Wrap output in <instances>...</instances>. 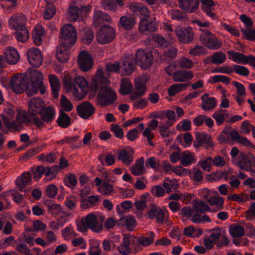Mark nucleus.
<instances>
[{"mask_svg":"<svg viewBox=\"0 0 255 255\" xmlns=\"http://www.w3.org/2000/svg\"><path fill=\"white\" fill-rule=\"evenodd\" d=\"M108 80L104 76L102 69L97 70L94 78L91 81V90L93 92H100L98 94L97 99L102 107H105L113 104L117 99L116 92L108 86Z\"/></svg>","mask_w":255,"mask_h":255,"instance_id":"1","label":"nucleus"},{"mask_svg":"<svg viewBox=\"0 0 255 255\" xmlns=\"http://www.w3.org/2000/svg\"><path fill=\"white\" fill-rule=\"evenodd\" d=\"M65 89L67 92L71 91L73 96L81 100L88 92V84L83 76L72 77L68 74H64L62 78Z\"/></svg>","mask_w":255,"mask_h":255,"instance_id":"2","label":"nucleus"},{"mask_svg":"<svg viewBox=\"0 0 255 255\" xmlns=\"http://www.w3.org/2000/svg\"><path fill=\"white\" fill-rule=\"evenodd\" d=\"M60 39V45L65 47H71L75 44L77 39V32L71 24H67L61 27Z\"/></svg>","mask_w":255,"mask_h":255,"instance_id":"3","label":"nucleus"},{"mask_svg":"<svg viewBox=\"0 0 255 255\" xmlns=\"http://www.w3.org/2000/svg\"><path fill=\"white\" fill-rule=\"evenodd\" d=\"M43 76L38 71H34L31 74V85L27 92L28 96H31L40 92L43 95L45 92V86L43 82Z\"/></svg>","mask_w":255,"mask_h":255,"instance_id":"4","label":"nucleus"},{"mask_svg":"<svg viewBox=\"0 0 255 255\" xmlns=\"http://www.w3.org/2000/svg\"><path fill=\"white\" fill-rule=\"evenodd\" d=\"M200 40L201 43L210 49L217 50L222 45V41L208 30L201 29Z\"/></svg>","mask_w":255,"mask_h":255,"instance_id":"5","label":"nucleus"},{"mask_svg":"<svg viewBox=\"0 0 255 255\" xmlns=\"http://www.w3.org/2000/svg\"><path fill=\"white\" fill-rule=\"evenodd\" d=\"M240 160L239 161V167L243 170L250 172L251 175L255 176V157L251 153H241Z\"/></svg>","mask_w":255,"mask_h":255,"instance_id":"6","label":"nucleus"},{"mask_svg":"<svg viewBox=\"0 0 255 255\" xmlns=\"http://www.w3.org/2000/svg\"><path fill=\"white\" fill-rule=\"evenodd\" d=\"M114 28L109 25H103L97 35V40L100 44H105L112 41L115 38Z\"/></svg>","mask_w":255,"mask_h":255,"instance_id":"7","label":"nucleus"},{"mask_svg":"<svg viewBox=\"0 0 255 255\" xmlns=\"http://www.w3.org/2000/svg\"><path fill=\"white\" fill-rule=\"evenodd\" d=\"M153 57L150 52L139 49L135 54L134 62L142 68L146 69L152 65Z\"/></svg>","mask_w":255,"mask_h":255,"instance_id":"8","label":"nucleus"},{"mask_svg":"<svg viewBox=\"0 0 255 255\" xmlns=\"http://www.w3.org/2000/svg\"><path fill=\"white\" fill-rule=\"evenodd\" d=\"M83 230L90 229L95 232H100L103 229V224L98 221L97 216L93 213L87 215L85 219L82 221Z\"/></svg>","mask_w":255,"mask_h":255,"instance_id":"9","label":"nucleus"},{"mask_svg":"<svg viewBox=\"0 0 255 255\" xmlns=\"http://www.w3.org/2000/svg\"><path fill=\"white\" fill-rule=\"evenodd\" d=\"M10 85L16 94H21L28 89V81L27 79L20 75L13 76L10 80Z\"/></svg>","mask_w":255,"mask_h":255,"instance_id":"10","label":"nucleus"},{"mask_svg":"<svg viewBox=\"0 0 255 255\" xmlns=\"http://www.w3.org/2000/svg\"><path fill=\"white\" fill-rule=\"evenodd\" d=\"M229 54V58L232 59L233 61L239 64H249L255 68V57L252 55L246 56L241 53L236 52L234 50L227 51Z\"/></svg>","mask_w":255,"mask_h":255,"instance_id":"11","label":"nucleus"},{"mask_svg":"<svg viewBox=\"0 0 255 255\" xmlns=\"http://www.w3.org/2000/svg\"><path fill=\"white\" fill-rule=\"evenodd\" d=\"M55 111L50 106L45 107L43 112L41 114V119L37 117L33 118L32 121L37 128H41L44 126V123H50L55 116Z\"/></svg>","mask_w":255,"mask_h":255,"instance_id":"12","label":"nucleus"},{"mask_svg":"<svg viewBox=\"0 0 255 255\" xmlns=\"http://www.w3.org/2000/svg\"><path fill=\"white\" fill-rule=\"evenodd\" d=\"M175 32L178 39L182 43H188L194 38V33L190 27L177 26Z\"/></svg>","mask_w":255,"mask_h":255,"instance_id":"13","label":"nucleus"},{"mask_svg":"<svg viewBox=\"0 0 255 255\" xmlns=\"http://www.w3.org/2000/svg\"><path fill=\"white\" fill-rule=\"evenodd\" d=\"M155 20V17L150 19L149 18L141 19L138 24L139 32L142 34L146 35L150 32L156 31L158 28Z\"/></svg>","mask_w":255,"mask_h":255,"instance_id":"14","label":"nucleus"},{"mask_svg":"<svg viewBox=\"0 0 255 255\" xmlns=\"http://www.w3.org/2000/svg\"><path fill=\"white\" fill-rule=\"evenodd\" d=\"M45 107L43 100L39 98H33L28 103V113L33 116L41 115L43 112Z\"/></svg>","mask_w":255,"mask_h":255,"instance_id":"15","label":"nucleus"},{"mask_svg":"<svg viewBox=\"0 0 255 255\" xmlns=\"http://www.w3.org/2000/svg\"><path fill=\"white\" fill-rule=\"evenodd\" d=\"M78 65L81 70L84 72L89 70L93 65V60L89 53L83 50L78 55Z\"/></svg>","mask_w":255,"mask_h":255,"instance_id":"16","label":"nucleus"},{"mask_svg":"<svg viewBox=\"0 0 255 255\" xmlns=\"http://www.w3.org/2000/svg\"><path fill=\"white\" fill-rule=\"evenodd\" d=\"M29 63L35 67L40 66L43 61V57L40 51L37 48H32L27 52Z\"/></svg>","mask_w":255,"mask_h":255,"instance_id":"17","label":"nucleus"},{"mask_svg":"<svg viewBox=\"0 0 255 255\" xmlns=\"http://www.w3.org/2000/svg\"><path fill=\"white\" fill-rule=\"evenodd\" d=\"M77 114L84 119H87L93 115L95 112V108L88 102H83L77 107Z\"/></svg>","mask_w":255,"mask_h":255,"instance_id":"18","label":"nucleus"},{"mask_svg":"<svg viewBox=\"0 0 255 255\" xmlns=\"http://www.w3.org/2000/svg\"><path fill=\"white\" fill-rule=\"evenodd\" d=\"M134 87L135 91L130 96V98L132 100H136L143 96L146 91L145 83L141 77H138L135 79Z\"/></svg>","mask_w":255,"mask_h":255,"instance_id":"19","label":"nucleus"},{"mask_svg":"<svg viewBox=\"0 0 255 255\" xmlns=\"http://www.w3.org/2000/svg\"><path fill=\"white\" fill-rule=\"evenodd\" d=\"M203 192L205 194L203 195V198L205 199L211 206H216L215 211L221 210L224 208V199L219 195L213 196L208 198L209 191L208 189H204Z\"/></svg>","mask_w":255,"mask_h":255,"instance_id":"20","label":"nucleus"},{"mask_svg":"<svg viewBox=\"0 0 255 255\" xmlns=\"http://www.w3.org/2000/svg\"><path fill=\"white\" fill-rule=\"evenodd\" d=\"M112 18L106 12L101 10L96 11L93 15V23L95 26L99 27L106 23H111Z\"/></svg>","mask_w":255,"mask_h":255,"instance_id":"21","label":"nucleus"},{"mask_svg":"<svg viewBox=\"0 0 255 255\" xmlns=\"http://www.w3.org/2000/svg\"><path fill=\"white\" fill-rule=\"evenodd\" d=\"M203 144H205L210 147H212L214 146L212 140V137L210 135L204 132H197L196 133L195 140L194 141V147H200Z\"/></svg>","mask_w":255,"mask_h":255,"instance_id":"22","label":"nucleus"},{"mask_svg":"<svg viewBox=\"0 0 255 255\" xmlns=\"http://www.w3.org/2000/svg\"><path fill=\"white\" fill-rule=\"evenodd\" d=\"M26 18L23 14L18 13L13 15L9 19V25L14 29L26 27Z\"/></svg>","mask_w":255,"mask_h":255,"instance_id":"23","label":"nucleus"},{"mask_svg":"<svg viewBox=\"0 0 255 255\" xmlns=\"http://www.w3.org/2000/svg\"><path fill=\"white\" fill-rule=\"evenodd\" d=\"M136 23V18L131 15H124L121 17L119 27L127 30L132 29Z\"/></svg>","mask_w":255,"mask_h":255,"instance_id":"24","label":"nucleus"},{"mask_svg":"<svg viewBox=\"0 0 255 255\" xmlns=\"http://www.w3.org/2000/svg\"><path fill=\"white\" fill-rule=\"evenodd\" d=\"M201 99L202 101L201 107L204 111L212 110L215 108L217 105V100L214 97H210L207 93L204 94Z\"/></svg>","mask_w":255,"mask_h":255,"instance_id":"25","label":"nucleus"},{"mask_svg":"<svg viewBox=\"0 0 255 255\" xmlns=\"http://www.w3.org/2000/svg\"><path fill=\"white\" fill-rule=\"evenodd\" d=\"M133 56L129 55L122 59V66L123 67V74L126 75H130L135 69L134 60H132Z\"/></svg>","mask_w":255,"mask_h":255,"instance_id":"26","label":"nucleus"},{"mask_svg":"<svg viewBox=\"0 0 255 255\" xmlns=\"http://www.w3.org/2000/svg\"><path fill=\"white\" fill-rule=\"evenodd\" d=\"M180 7L187 12H193L199 7V0H179Z\"/></svg>","mask_w":255,"mask_h":255,"instance_id":"27","label":"nucleus"},{"mask_svg":"<svg viewBox=\"0 0 255 255\" xmlns=\"http://www.w3.org/2000/svg\"><path fill=\"white\" fill-rule=\"evenodd\" d=\"M194 77V74L192 71L179 70L175 72L173 80L174 82H187Z\"/></svg>","mask_w":255,"mask_h":255,"instance_id":"28","label":"nucleus"},{"mask_svg":"<svg viewBox=\"0 0 255 255\" xmlns=\"http://www.w3.org/2000/svg\"><path fill=\"white\" fill-rule=\"evenodd\" d=\"M230 136L233 141L247 147L255 148V146L247 137L241 136L236 130H233L230 132Z\"/></svg>","mask_w":255,"mask_h":255,"instance_id":"29","label":"nucleus"},{"mask_svg":"<svg viewBox=\"0 0 255 255\" xmlns=\"http://www.w3.org/2000/svg\"><path fill=\"white\" fill-rule=\"evenodd\" d=\"M144 158L140 157L135 161V163L130 168L131 173L135 176L141 175L146 172V169L144 166Z\"/></svg>","mask_w":255,"mask_h":255,"instance_id":"30","label":"nucleus"},{"mask_svg":"<svg viewBox=\"0 0 255 255\" xmlns=\"http://www.w3.org/2000/svg\"><path fill=\"white\" fill-rule=\"evenodd\" d=\"M6 62L10 64L17 63L20 59L18 52L14 48H9L5 52Z\"/></svg>","mask_w":255,"mask_h":255,"instance_id":"31","label":"nucleus"},{"mask_svg":"<svg viewBox=\"0 0 255 255\" xmlns=\"http://www.w3.org/2000/svg\"><path fill=\"white\" fill-rule=\"evenodd\" d=\"M178 49L176 47H170L161 56V59L163 62L169 63L176 57Z\"/></svg>","mask_w":255,"mask_h":255,"instance_id":"32","label":"nucleus"},{"mask_svg":"<svg viewBox=\"0 0 255 255\" xmlns=\"http://www.w3.org/2000/svg\"><path fill=\"white\" fill-rule=\"evenodd\" d=\"M70 48L65 47V46L62 45L57 47L56 56L57 60L60 62L65 63L67 61L69 58L67 50Z\"/></svg>","mask_w":255,"mask_h":255,"instance_id":"33","label":"nucleus"},{"mask_svg":"<svg viewBox=\"0 0 255 255\" xmlns=\"http://www.w3.org/2000/svg\"><path fill=\"white\" fill-rule=\"evenodd\" d=\"M195 161L196 159L193 153L189 151H185L181 153L180 161L182 165L187 166L195 162Z\"/></svg>","mask_w":255,"mask_h":255,"instance_id":"34","label":"nucleus"},{"mask_svg":"<svg viewBox=\"0 0 255 255\" xmlns=\"http://www.w3.org/2000/svg\"><path fill=\"white\" fill-rule=\"evenodd\" d=\"M49 81L52 89V94L54 98L58 97V92L60 90V81L55 75L49 76Z\"/></svg>","mask_w":255,"mask_h":255,"instance_id":"35","label":"nucleus"},{"mask_svg":"<svg viewBox=\"0 0 255 255\" xmlns=\"http://www.w3.org/2000/svg\"><path fill=\"white\" fill-rule=\"evenodd\" d=\"M57 123L60 127L66 128L71 125V118L63 111L60 110Z\"/></svg>","mask_w":255,"mask_h":255,"instance_id":"36","label":"nucleus"},{"mask_svg":"<svg viewBox=\"0 0 255 255\" xmlns=\"http://www.w3.org/2000/svg\"><path fill=\"white\" fill-rule=\"evenodd\" d=\"M31 176L29 172L23 173L20 177L16 180V185L20 188V191L25 187L31 181Z\"/></svg>","mask_w":255,"mask_h":255,"instance_id":"37","label":"nucleus"},{"mask_svg":"<svg viewBox=\"0 0 255 255\" xmlns=\"http://www.w3.org/2000/svg\"><path fill=\"white\" fill-rule=\"evenodd\" d=\"M118 224L119 225H125L128 230L131 231L135 226V220L131 216L122 217L118 221Z\"/></svg>","mask_w":255,"mask_h":255,"instance_id":"38","label":"nucleus"},{"mask_svg":"<svg viewBox=\"0 0 255 255\" xmlns=\"http://www.w3.org/2000/svg\"><path fill=\"white\" fill-rule=\"evenodd\" d=\"M189 84L187 83L174 84L168 90V94L170 97L175 96L182 90H185Z\"/></svg>","mask_w":255,"mask_h":255,"instance_id":"39","label":"nucleus"},{"mask_svg":"<svg viewBox=\"0 0 255 255\" xmlns=\"http://www.w3.org/2000/svg\"><path fill=\"white\" fill-rule=\"evenodd\" d=\"M131 83L127 79H123L120 89V93L123 95H127L130 93L132 90Z\"/></svg>","mask_w":255,"mask_h":255,"instance_id":"40","label":"nucleus"},{"mask_svg":"<svg viewBox=\"0 0 255 255\" xmlns=\"http://www.w3.org/2000/svg\"><path fill=\"white\" fill-rule=\"evenodd\" d=\"M79 8L75 6H70L68 10L67 18L69 21L75 22L80 16Z\"/></svg>","mask_w":255,"mask_h":255,"instance_id":"41","label":"nucleus"},{"mask_svg":"<svg viewBox=\"0 0 255 255\" xmlns=\"http://www.w3.org/2000/svg\"><path fill=\"white\" fill-rule=\"evenodd\" d=\"M118 159L126 165H130L133 161V157L129 155L126 149H123L119 151Z\"/></svg>","mask_w":255,"mask_h":255,"instance_id":"42","label":"nucleus"},{"mask_svg":"<svg viewBox=\"0 0 255 255\" xmlns=\"http://www.w3.org/2000/svg\"><path fill=\"white\" fill-rule=\"evenodd\" d=\"M43 35V29L41 26H37L35 27L32 33V37L33 42L35 45H40L42 40L41 37Z\"/></svg>","mask_w":255,"mask_h":255,"instance_id":"43","label":"nucleus"},{"mask_svg":"<svg viewBox=\"0 0 255 255\" xmlns=\"http://www.w3.org/2000/svg\"><path fill=\"white\" fill-rule=\"evenodd\" d=\"M203 233V231L199 228L195 229L193 226L184 228L183 235L191 237H198Z\"/></svg>","mask_w":255,"mask_h":255,"instance_id":"44","label":"nucleus"},{"mask_svg":"<svg viewBox=\"0 0 255 255\" xmlns=\"http://www.w3.org/2000/svg\"><path fill=\"white\" fill-rule=\"evenodd\" d=\"M15 35L16 39L20 42L26 41L29 37V32L26 27L18 28L15 30Z\"/></svg>","mask_w":255,"mask_h":255,"instance_id":"45","label":"nucleus"},{"mask_svg":"<svg viewBox=\"0 0 255 255\" xmlns=\"http://www.w3.org/2000/svg\"><path fill=\"white\" fill-rule=\"evenodd\" d=\"M225 110H220L215 112L212 115V117L215 120L218 125L223 124L226 119L229 117V114L228 113L223 114V112Z\"/></svg>","mask_w":255,"mask_h":255,"instance_id":"46","label":"nucleus"},{"mask_svg":"<svg viewBox=\"0 0 255 255\" xmlns=\"http://www.w3.org/2000/svg\"><path fill=\"white\" fill-rule=\"evenodd\" d=\"M226 59V54L222 52H216L213 54L210 58V61L213 64H221L223 63Z\"/></svg>","mask_w":255,"mask_h":255,"instance_id":"47","label":"nucleus"},{"mask_svg":"<svg viewBox=\"0 0 255 255\" xmlns=\"http://www.w3.org/2000/svg\"><path fill=\"white\" fill-rule=\"evenodd\" d=\"M172 19L184 21L187 19V14L178 9H172L169 12Z\"/></svg>","mask_w":255,"mask_h":255,"instance_id":"48","label":"nucleus"},{"mask_svg":"<svg viewBox=\"0 0 255 255\" xmlns=\"http://www.w3.org/2000/svg\"><path fill=\"white\" fill-rule=\"evenodd\" d=\"M230 233L233 237L240 238L244 235L245 230L241 225L233 226L230 227Z\"/></svg>","mask_w":255,"mask_h":255,"instance_id":"49","label":"nucleus"},{"mask_svg":"<svg viewBox=\"0 0 255 255\" xmlns=\"http://www.w3.org/2000/svg\"><path fill=\"white\" fill-rule=\"evenodd\" d=\"M194 208L197 213H203L206 211H211L210 208L207 203L203 201H200L194 204Z\"/></svg>","mask_w":255,"mask_h":255,"instance_id":"50","label":"nucleus"},{"mask_svg":"<svg viewBox=\"0 0 255 255\" xmlns=\"http://www.w3.org/2000/svg\"><path fill=\"white\" fill-rule=\"evenodd\" d=\"M149 196V193L142 194L140 196V200L134 203L135 207L137 210L142 211L146 207V202Z\"/></svg>","mask_w":255,"mask_h":255,"instance_id":"51","label":"nucleus"},{"mask_svg":"<svg viewBox=\"0 0 255 255\" xmlns=\"http://www.w3.org/2000/svg\"><path fill=\"white\" fill-rule=\"evenodd\" d=\"M172 125H171V124L166 123L161 124L159 126V131L162 138H166L169 136L170 131L168 129Z\"/></svg>","mask_w":255,"mask_h":255,"instance_id":"52","label":"nucleus"},{"mask_svg":"<svg viewBox=\"0 0 255 255\" xmlns=\"http://www.w3.org/2000/svg\"><path fill=\"white\" fill-rule=\"evenodd\" d=\"M48 211L52 215H57L62 212V208L60 205L50 202L45 203Z\"/></svg>","mask_w":255,"mask_h":255,"instance_id":"53","label":"nucleus"},{"mask_svg":"<svg viewBox=\"0 0 255 255\" xmlns=\"http://www.w3.org/2000/svg\"><path fill=\"white\" fill-rule=\"evenodd\" d=\"M84 34L83 36L82 42L85 44H90L94 38V33L93 31L89 29L86 28L84 30Z\"/></svg>","mask_w":255,"mask_h":255,"instance_id":"54","label":"nucleus"},{"mask_svg":"<svg viewBox=\"0 0 255 255\" xmlns=\"http://www.w3.org/2000/svg\"><path fill=\"white\" fill-rule=\"evenodd\" d=\"M178 64L182 69H190L193 66V61L185 57H182L179 61Z\"/></svg>","mask_w":255,"mask_h":255,"instance_id":"55","label":"nucleus"},{"mask_svg":"<svg viewBox=\"0 0 255 255\" xmlns=\"http://www.w3.org/2000/svg\"><path fill=\"white\" fill-rule=\"evenodd\" d=\"M232 70L236 73L244 76H247L250 74L249 70L244 66L235 65L233 67Z\"/></svg>","mask_w":255,"mask_h":255,"instance_id":"56","label":"nucleus"},{"mask_svg":"<svg viewBox=\"0 0 255 255\" xmlns=\"http://www.w3.org/2000/svg\"><path fill=\"white\" fill-rule=\"evenodd\" d=\"M58 192V188L54 184H50L46 187L45 195L47 197L53 198Z\"/></svg>","mask_w":255,"mask_h":255,"instance_id":"57","label":"nucleus"},{"mask_svg":"<svg viewBox=\"0 0 255 255\" xmlns=\"http://www.w3.org/2000/svg\"><path fill=\"white\" fill-rule=\"evenodd\" d=\"M101 4L103 8L107 10H112L117 6L115 0H101Z\"/></svg>","mask_w":255,"mask_h":255,"instance_id":"58","label":"nucleus"},{"mask_svg":"<svg viewBox=\"0 0 255 255\" xmlns=\"http://www.w3.org/2000/svg\"><path fill=\"white\" fill-rule=\"evenodd\" d=\"M152 40L154 42H156V43L159 46L165 47H167L169 44V42L167 40H166L163 37L158 34H155L153 35L152 37Z\"/></svg>","mask_w":255,"mask_h":255,"instance_id":"59","label":"nucleus"},{"mask_svg":"<svg viewBox=\"0 0 255 255\" xmlns=\"http://www.w3.org/2000/svg\"><path fill=\"white\" fill-rule=\"evenodd\" d=\"M55 14V8L53 5H46L44 13V18L45 19H50Z\"/></svg>","mask_w":255,"mask_h":255,"instance_id":"60","label":"nucleus"},{"mask_svg":"<svg viewBox=\"0 0 255 255\" xmlns=\"http://www.w3.org/2000/svg\"><path fill=\"white\" fill-rule=\"evenodd\" d=\"M60 104L62 108L66 112H69L73 109V106L70 101L64 95L61 96Z\"/></svg>","mask_w":255,"mask_h":255,"instance_id":"61","label":"nucleus"},{"mask_svg":"<svg viewBox=\"0 0 255 255\" xmlns=\"http://www.w3.org/2000/svg\"><path fill=\"white\" fill-rule=\"evenodd\" d=\"M154 233H150V236L148 238L142 237L137 240V243L143 246H147L153 242Z\"/></svg>","mask_w":255,"mask_h":255,"instance_id":"62","label":"nucleus"},{"mask_svg":"<svg viewBox=\"0 0 255 255\" xmlns=\"http://www.w3.org/2000/svg\"><path fill=\"white\" fill-rule=\"evenodd\" d=\"M151 193L153 196L160 197H162L165 194V191L161 186L156 185L152 187Z\"/></svg>","mask_w":255,"mask_h":255,"instance_id":"63","label":"nucleus"},{"mask_svg":"<svg viewBox=\"0 0 255 255\" xmlns=\"http://www.w3.org/2000/svg\"><path fill=\"white\" fill-rule=\"evenodd\" d=\"M111 130L114 133L115 135L119 138L122 139L124 136L123 130L118 125L112 124Z\"/></svg>","mask_w":255,"mask_h":255,"instance_id":"64","label":"nucleus"}]
</instances>
